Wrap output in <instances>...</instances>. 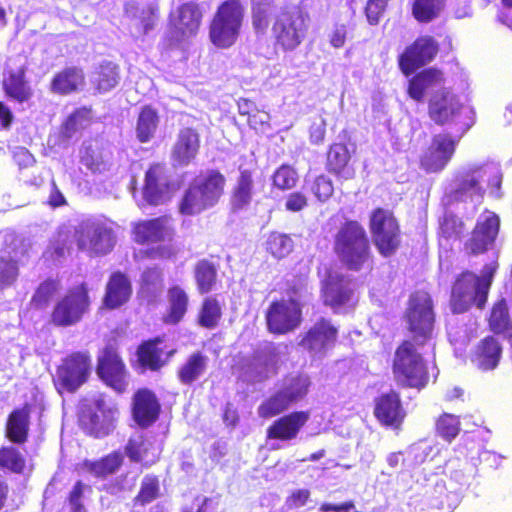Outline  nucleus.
<instances>
[{
	"label": "nucleus",
	"instance_id": "nucleus-23",
	"mask_svg": "<svg viewBox=\"0 0 512 512\" xmlns=\"http://www.w3.org/2000/svg\"><path fill=\"white\" fill-rule=\"evenodd\" d=\"M373 414L382 426L400 429L406 417L400 394L390 390L377 396L374 399Z\"/></svg>",
	"mask_w": 512,
	"mask_h": 512
},
{
	"label": "nucleus",
	"instance_id": "nucleus-61",
	"mask_svg": "<svg viewBox=\"0 0 512 512\" xmlns=\"http://www.w3.org/2000/svg\"><path fill=\"white\" fill-rule=\"evenodd\" d=\"M284 206L289 212H300L308 206V197L301 191L291 192L286 196Z\"/></svg>",
	"mask_w": 512,
	"mask_h": 512
},
{
	"label": "nucleus",
	"instance_id": "nucleus-54",
	"mask_svg": "<svg viewBox=\"0 0 512 512\" xmlns=\"http://www.w3.org/2000/svg\"><path fill=\"white\" fill-rule=\"evenodd\" d=\"M299 176L294 167L282 164L272 174V186L278 190L286 191L296 187Z\"/></svg>",
	"mask_w": 512,
	"mask_h": 512
},
{
	"label": "nucleus",
	"instance_id": "nucleus-55",
	"mask_svg": "<svg viewBox=\"0 0 512 512\" xmlns=\"http://www.w3.org/2000/svg\"><path fill=\"white\" fill-rule=\"evenodd\" d=\"M25 458L21 452L13 446H2L0 448V468L13 473H22L25 469Z\"/></svg>",
	"mask_w": 512,
	"mask_h": 512
},
{
	"label": "nucleus",
	"instance_id": "nucleus-35",
	"mask_svg": "<svg viewBox=\"0 0 512 512\" xmlns=\"http://www.w3.org/2000/svg\"><path fill=\"white\" fill-rule=\"evenodd\" d=\"M31 410V404L25 403L23 406L13 409L8 415L5 435L10 442L24 444L28 440Z\"/></svg>",
	"mask_w": 512,
	"mask_h": 512
},
{
	"label": "nucleus",
	"instance_id": "nucleus-8",
	"mask_svg": "<svg viewBox=\"0 0 512 512\" xmlns=\"http://www.w3.org/2000/svg\"><path fill=\"white\" fill-rule=\"evenodd\" d=\"M90 307L88 284L81 282L73 285L55 301L49 315V324L56 328L75 326L83 320Z\"/></svg>",
	"mask_w": 512,
	"mask_h": 512
},
{
	"label": "nucleus",
	"instance_id": "nucleus-13",
	"mask_svg": "<svg viewBox=\"0 0 512 512\" xmlns=\"http://www.w3.org/2000/svg\"><path fill=\"white\" fill-rule=\"evenodd\" d=\"M487 178L488 172L482 165H474L457 172L453 177L454 187L443 197V205L451 207L474 197L482 199L485 194L483 183Z\"/></svg>",
	"mask_w": 512,
	"mask_h": 512
},
{
	"label": "nucleus",
	"instance_id": "nucleus-25",
	"mask_svg": "<svg viewBox=\"0 0 512 512\" xmlns=\"http://www.w3.org/2000/svg\"><path fill=\"white\" fill-rule=\"evenodd\" d=\"M164 337L156 336L142 341L136 349L138 365L143 370L159 371L174 355L175 350H166Z\"/></svg>",
	"mask_w": 512,
	"mask_h": 512
},
{
	"label": "nucleus",
	"instance_id": "nucleus-49",
	"mask_svg": "<svg viewBox=\"0 0 512 512\" xmlns=\"http://www.w3.org/2000/svg\"><path fill=\"white\" fill-rule=\"evenodd\" d=\"M446 0H412L411 14L419 23L437 19L445 8Z\"/></svg>",
	"mask_w": 512,
	"mask_h": 512
},
{
	"label": "nucleus",
	"instance_id": "nucleus-2",
	"mask_svg": "<svg viewBox=\"0 0 512 512\" xmlns=\"http://www.w3.org/2000/svg\"><path fill=\"white\" fill-rule=\"evenodd\" d=\"M497 269V262H493L485 264L480 275L468 269L459 273L451 286L449 306L452 313L463 314L473 306L483 310Z\"/></svg>",
	"mask_w": 512,
	"mask_h": 512
},
{
	"label": "nucleus",
	"instance_id": "nucleus-42",
	"mask_svg": "<svg viewBox=\"0 0 512 512\" xmlns=\"http://www.w3.org/2000/svg\"><path fill=\"white\" fill-rule=\"evenodd\" d=\"M223 317V303L216 295H206L199 306L196 323L204 329L217 328Z\"/></svg>",
	"mask_w": 512,
	"mask_h": 512
},
{
	"label": "nucleus",
	"instance_id": "nucleus-50",
	"mask_svg": "<svg viewBox=\"0 0 512 512\" xmlns=\"http://www.w3.org/2000/svg\"><path fill=\"white\" fill-rule=\"evenodd\" d=\"M488 327L494 334H504L512 327L507 301L505 298L498 299L492 305L487 319Z\"/></svg>",
	"mask_w": 512,
	"mask_h": 512
},
{
	"label": "nucleus",
	"instance_id": "nucleus-10",
	"mask_svg": "<svg viewBox=\"0 0 512 512\" xmlns=\"http://www.w3.org/2000/svg\"><path fill=\"white\" fill-rule=\"evenodd\" d=\"M244 18L240 0L222 2L209 25V39L217 48L231 47L237 40Z\"/></svg>",
	"mask_w": 512,
	"mask_h": 512
},
{
	"label": "nucleus",
	"instance_id": "nucleus-6",
	"mask_svg": "<svg viewBox=\"0 0 512 512\" xmlns=\"http://www.w3.org/2000/svg\"><path fill=\"white\" fill-rule=\"evenodd\" d=\"M411 340H402L397 346L392 362V373L398 386L422 389L429 381V372L419 348Z\"/></svg>",
	"mask_w": 512,
	"mask_h": 512
},
{
	"label": "nucleus",
	"instance_id": "nucleus-31",
	"mask_svg": "<svg viewBox=\"0 0 512 512\" xmlns=\"http://www.w3.org/2000/svg\"><path fill=\"white\" fill-rule=\"evenodd\" d=\"M200 143V135L195 128H181L171 150L172 161L178 166L189 165L198 156Z\"/></svg>",
	"mask_w": 512,
	"mask_h": 512
},
{
	"label": "nucleus",
	"instance_id": "nucleus-36",
	"mask_svg": "<svg viewBox=\"0 0 512 512\" xmlns=\"http://www.w3.org/2000/svg\"><path fill=\"white\" fill-rule=\"evenodd\" d=\"M351 155L344 143H333L327 151L326 169L329 173L345 180L354 178L355 170L350 165Z\"/></svg>",
	"mask_w": 512,
	"mask_h": 512
},
{
	"label": "nucleus",
	"instance_id": "nucleus-5",
	"mask_svg": "<svg viewBox=\"0 0 512 512\" xmlns=\"http://www.w3.org/2000/svg\"><path fill=\"white\" fill-rule=\"evenodd\" d=\"M226 178L218 169H209L198 175L185 190L178 210L193 216L214 207L224 195Z\"/></svg>",
	"mask_w": 512,
	"mask_h": 512
},
{
	"label": "nucleus",
	"instance_id": "nucleus-27",
	"mask_svg": "<svg viewBox=\"0 0 512 512\" xmlns=\"http://www.w3.org/2000/svg\"><path fill=\"white\" fill-rule=\"evenodd\" d=\"M337 337V327L321 317L301 336L299 346L307 351H324L335 345Z\"/></svg>",
	"mask_w": 512,
	"mask_h": 512
},
{
	"label": "nucleus",
	"instance_id": "nucleus-45",
	"mask_svg": "<svg viewBox=\"0 0 512 512\" xmlns=\"http://www.w3.org/2000/svg\"><path fill=\"white\" fill-rule=\"evenodd\" d=\"M196 290L200 295H207L215 290L218 283L217 265L208 259H200L194 265Z\"/></svg>",
	"mask_w": 512,
	"mask_h": 512
},
{
	"label": "nucleus",
	"instance_id": "nucleus-44",
	"mask_svg": "<svg viewBox=\"0 0 512 512\" xmlns=\"http://www.w3.org/2000/svg\"><path fill=\"white\" fill-rule=\"evenodd\" d=\"M122 464V454L119 451H113L97 460H84L81 467L94 477L104 479L116 473Z\"/></svg>",
	"mask_w": 512,
	"mask_h": 512
},
{
	"label": "nucleus",
	"instance_id": "nucleus-26",
	"mask_svg": "<svg viewBox=\"0 0 512 512\" xmlns=\"http://www.w3.org/2000/svg\"><path fill=\"white\" fill-rule=\"evenodd\" d=\"M310 419L309 411H293L274 420L266 429L267 440L288 442L296 439Z\"/></svg>",
	"mask_w": 512,
	"mask_h": 512
},
{
	"label": "nucleus",
	"instance_id": "nucleus-41",
	"mask_svg": "<svg viewBox=\"0 0 512 512\" xmlns=\"http://www.w3.org/2000/svg\"><path fill=\"white\" fill-rule=\"evenodd\" d=\"M444 80L443 73L436 68L424 69L416 73L408 82L407 94L417 102L423 101L429 88Z\"/></svg>",
	"mask_w": 512,
	"mask_h": 512
},
{
	"label": "nucleus",
	"instance_id": "nucleus-9",
	"mask_svg": "<svg viewBox=\"0 0 512 512\" xmlns=\"http://www.w3.org/2000/svg\"><path fill=\"white\" fill-rule=\"evenodd\" d=\"M119 410L111 407L102 398L83 399L77 410L80 429L89 437L102 439L116 428Z\"/></svg>",
	"mask_w": 512,
	"mask_h": 512
},
{
	"label": "nucleus",
	"instance_id": "nucleus-11",
	"mask_svg": "<svg viewBox=\"0 0 512 512\" xmlns=\"http://www.w3.org/2000/svg\"><path fill=\"white\" fill-rule=\"evenodd\" d=\"M91 356L88 351H74L61 359L52 378L58 392L75 393L90 378Z\"/></svg>",
	"mask_w": 512,
	"mask_h": 512
},
{
	"label": "nucleus",
	"instance_id": "nucleus-56",
	"mask_svg": "<svg viewBox=\"0 0 512 512\" xmlns=\"http://www.w3.org/2000/svg\"><path fill=\"white\" fill-rule=\"evenodd\" d=\"M80 162L93 173L102 172L106 167V161L101 153V149H96L92 145L83 147Z\"/></svg>",
	"mask_w": 512,
	"mask_h": 512
},
{
	"label": "nucleus",
	"instance_id": "nucleus-40",
	"mask_svg": "<svg viewBox=\"0 0 512 512\" xmlns=\"http://www.w3.org/2000/svg\"><path fill=\"white\" fill-rule=\"evenodd\" d=\"M121 81V67L113 61L101 62L93 71L91 84L93 89L104 94L116 88Z\"/></svg>",
	"mask_w": 512,
	"mask_h": 512
},
{
	"label": "nucleus",
	"instance_id": "nucleus-53",
	"mask_svg": "<svg viewBox=\"0 0 512 512\" xmlns=\"http://www.w3.org/2000/svg\"><path fill=\"white\" fill-rule=\"evenodd\" d=\"M460 429L459 417L450 413H442L435 423L437 435L449 443L458 436Z\"/></svg>",
	"mask_w": 512,
	"mask_h": 512
},
{
	"label": "nucleus",
	"instance_id": "nucleus-62",
	"mask_svg": "<svg viewBox=\"0 0 512 512\" xmlns=\"http://www.w3.org/2000/svg\"><path fill=\"white\" fill-rule=\"evenodd\" d=\"M269 122V113L259 108L247 118L248 125L259 132H265L270 127Z\"/></svg>",
	"mask_w": 512,
	"mask_h": 512
},
{
	"label": "nucleus",
	"instance_id": "nucleus-18",
	"mask_svg": "<svg viewBox=\"0 0 512 512\" xmlns=\"http://www.w3.org/2000/svg\"><path fill=\"white\" fill-rule=\"evenodd\" d=\"M500 228V218L492 212L481 216L464 243L468 256H478L488 252L494 245Z\"/></svg>",
	"mask_w": 512,
	"mask_h": 512
},
{
	"label": "nucleus",
	"instance_id": "nucleus-57",
	"mask_svg": "<svg viewBox=\"0 0 512 512\" xmlns=\"http://www.w3.org/2000/svg\"><path fill=\"white\" fill-rule=\"evenodd\" d=\"M18 273L16 260L0 256V290L11 286L17 280Z\"/></svg>",
	"mask_w": 512,
	"mask_h": 512
},
{
	"label": "nucleus",
	"instance_id": "nucleus-60",
	"mask_svg": "<svg viewBox=\"0 0 512 512\" xmlns=\"http://www.w3.org/2000/svg\"><path fill=\"white\" fill-rule=\"evenodd\" d=\"M388 1L368 0L364 9L365 16L370 25H377L383 17Z\"/></svg>",
	"mask_w": 512,
	"mask_h": 512
},
{
	"label": "nucleus",
	"instance_id": "nucleus-47",
	"mask_svg": "<svg viewBox=\"0 0 512 512\" xmlns=\"http://www.w3.org/2000/svg\"><path fill=\"white\" fill-rule=\"evenodd\" d=\"M159 125V115L151 105L141 108L136 123V137L140 143H148L155 135Z\"/></svg>",
	"mask_w": 512,
	"mask_h": 512
},
{
	"label": "nucleus",
	"instance_id": "nucleus-3",
	"mask_svg": "<svg viewBox=\"0 0 512 512\" xmlns=\"http://www.w3.org/2000/svg\"><path fill=\"white\" fill-rule=\"evenodd\" d=\"M333 252L348 271H360L373 262V252L365 227L355 219H346L333 236Z\"/></svg>",
	"mask_w": 512,
	"mask_h": 512
},
{
	"label": "nucleus",
	"instance_id": "nucleus-12",
	"mask_svg": "<svg viewBox=\"0 0 512 512\" xmlns=\"http://www.w3.org/2000/svg\"><path fill=\"white\" fill-rule=\"evenodd\" d=\"M369 230L378 253L385 258L394 255L401 246V228L394 213L382 207L372 210Z\"/></svg>",
	"mask_w": 512,
	"mask_h": 512
},
{
	"label": "nucleus",
	"instance_id": "nucleus-24",
	"mask_svg": "<svg viewBox=\"0 0 512 512\" xmlns=\"http://www.w3.org/2000/svg\"><path fill=\"white\" fill-rule=\"evenodd\" d=\"M132 232L134 241L141 245L172 240L175 234L172 219L168 215L139 221L134 224Z\"/></svg>",
	"mask_w": 512,
	"mask_h": 512
},
{
	"label": "nucleus",
	"instance_id": "nucleus-51",
	"mask_svg": "<svg viewBox=\"0 0 512 512\" xmlns=\"http://www.w3.org/2000/svg\"><path fill=\"white\" fill-rule=\"evenodd\" d=\"M124 449L132 462L142 463L145 467L153 465L158 460V457L155 455L148 459L149 452L153 449V444L144 436H140L138 439L130 438Z\"/></svg>",
	"mask_w": 512,
	"mask_h": 512
},
{
	"label": "nucleus",
	"instance_id": "nucleus-52",
	"mask_svg": "<svg viewBox=\"0 0 512 512\" xmlns=\"http://www.w3.org/2000/svg\"><path fill=\"white\" fill-rule=\"evenodd\" d=\"M294 248V241L291 235L272 231L268 234L265 242V250L273 258L282 260L286 258Z\"/></svg>",
	"mask_w": 512,
	"mask_h": 512
},
{
	"label": "nucleus",
	"instance_id": "nucleus-20",
	"mask_svg": "<svg viewBox=\"0 0 512 512\" xmlns=\"http://www.w3.org/2000/svg\"><path fill=\"white\" fill-rule=\"evenodd\" d=\"M27 66L15 65L14 59H8L1 80L5 96L19 104L28 102L33 97V89L26 78Z\"/></svg>",
	"mask_w": 512,
	"mask_h": 512
},
{
	"label": "nucleus",
	"instance_id": "nucleus-64",
	"mask_svg": "<svg viewBox=\"0 0 512 512\" xmlns=\"http://www.w3.org/2000/svg\"><path fill=\"white\" fill-rule=\"evenodd\" d=\"M176 256V251L173 247L168 245H161L157 247H152L142 251V257L148 259H171Z\"/></svg>",
	"mask_w": 512,
	"mask_h": 512
},
{
	"label": "nucleus",
	"instance_id": "nucleus-21",
	"mask_svg": "<svg viewBox=\"0 0 512 512\" xmlns=\"http://www.w3.org/2000/svg\"><path fill=\"white\" fill-rule=\"evenodd\" d=\"M79 250L90 249L96 254H106L112 247V230L102 223L87 221L75 231Z\"/></svg>",
	"mask_w": 512,
	"mask_h": 512
},
{
	"label": "nucleus",
	"instance_id": "nucleus-28",
	"mask_svg": "<svg viewBox=\"0 0 512 512\" xmlns=\"http://www.w3.org/2000/svg\"><path fill=\"white\" fill-rule=\"evenodd\" d=\"M461 109L458 97L448 89L436 91L428 102V115L440 126L451 122Z\"/></svg>",
	"mask_w": 512,
	"mask_h": 512
},
{
	"label": "nucleus",
	"instance_id": "nucleus-63",
	"mask_svg": "<svg viewBox=\"0 0 512 512\" xmlns=\"http://www.w3.org/2000/svg\"><path fill=\"white\" fill-rule=\"evenodd\" d=\"M86 485L78 480L73 485L71 491L67 496V500L73 510H85V506L82 503V498L84 496Z\"/></svg>",
	"mask_w": 512,
	"mask_h": 512
},
{
	"label": "nucleus",
	"instance_id": "nucleus-1",
	"mask_svg": "<svg viewBox=\"0 0 512 512\" xmlns=\"http://www.w3.org/2000/svg\"><path fill=\"white\" fill-rule=\"evenodd\" d=\"M310 16L300 6H283L274 13L269 0H258L251 5V23L257 35H266L271 30V39L276 51H295L306 38Z\"/></svg>",
	"mask_w": 512,
	"mask_h": 512
},
{
	"label": "nucleus",
	"instance_id": "nucleus-34",
	"mask_svg": "<svg viewBox=\"0 0 512 512\" xmlns=\"http://www.w3.org/2000/svg\"><path fill=\"white\" fill-rule=\"evenodd\" d=\"M132 294V286L126 274L116 271L107 281L103 306L109 310L119 308L125 304Z\"/></svg>",
	"mask_w": 512,
	"mask_h": 512
},
{
	"label": "nucleus",
	"instance_id": "nucleus-43",
	"mask_svg": "<svg viewBox=\"0 0 512 512\" xmlns=\"http://www.w3.org/2000/svg\"><path fill=\"white\" fill-rule=\"evenodd\" d=\"M201 19L202 13L195 4L184 3L178 8L176 16L171 18V23L182 36H186L198 31Z\"/></svg>",
	"mask_w": 512,
	"mask_h": 512
},
{
	"label": "nucleus",
	"instance_id": "nucleus-39",
	"mask_svg": "<svg viewBox=\"0 0 512 512\" xmlns=\"http://www.w3.org/2000/svg\"><path fill=\"white\" fill-rule=\"evenodd\" d=\"M208 362L209 359L203 352H192L176 371L178 381L184 386L193 385L206 373Z\"/></svg>",
	"mask_w": 512,
	"mask_h": 512
},
{
	"label": "nucleus",
	"instance_id": "nucleus-15",
	"mask_svg": "<svg viewBox=\"0 0 512 512\" xmlns=\"http://www.w3.org/2000/svg\"><path fill=\"white\" fill-rule=\"evenodd\" d=\"M309 385V381L305 378L297 377L292 379L259 405V417L269 419L288 410L293 403L298 402L307 395Z\"/></svg>",
	"mask_w": 512,
	"mask_h": 512
},
{
	"label": "nucleus",
	"instance_id": "nucleus-19",
	"mask_svg": "<svg viewBox=\"0 0 512 512\" xmlns=\"http://www.w3.org/2000/svg\"><path fill=\"white\" fill-rule=\"evenodd\" d=\"M144 200L153 206L172 198V182L164 163H152L145 172L142 188Z\"/></svg>",
	"mask_w": 512,
	"mask_h": 512
},
{
	"label": "nucleus",
	"instance_id": "nucleus-16",
	"mask_svg": "<svg viewBox=\"0 0 512 512\" xmlns=\"http://www.w3.org/2000/svg\"><path fill=\"white\" fill-rule=\"evenodd\" d=\"M457 142L449 133L432 137L419 157V167L426 173H439L446 168L456 151Z\"/></svg>",
	"mask_w": 512,
	"mask_h": 512
},
{
	"label": "nucleus",
	"instance_id": "nucleus-48",
	"mask_svg": "<svg viewBox=\"0 0 512 512\" xmlns=\"http://www.w3.org/2000/svg\"><path fill=\"white\" fill-rule=\"evenodd\" d=\"M160 496L161 486L159 476L149 473L142 478L139 490L133 497L132 503L135 507H145L157 500Z\"/></svg>",
	"mask_w": 512,
	"mask_h": 512
},
{
	"label": "nucleus",
	"instance_id": "nucleus-4",
	"mask_svg": "<svg viewBox=\"0 0 512 512\" xmlns=\"http://www.w3.org/2000/svg\"><path fill=\"white\" fill-rule=\"evenodd\" d=\"M285 297L273 299L264 312L266 329L276 336L287 335L303 323V308L307 289L296 283H287Z\"/></svg>",
	"mask_w": 512,
	"mask_h": 512
},
{
	"label": "nucleus",
	"instance_id": "nucleus-59",
	"mask_svg": "<svg viewBox=\"0 0 512 512\" xmlns=\"http://www.w3.org/2000/svg\"><path fill=\"white\" fill-rule=\"evenodd\" d=\"M311 191L319 201L324 202L333 195L334 186L327 176L319 175L314 179Z\"/></svg>",
	"mask_w": 512,
	"mask_h": 512
},
{
	"label": "nucleus",
	"instance_id": "nucleus-58",
	"mask_svg": "<svg viewBox=\"0 0 512 512\" xmlns=\"http://www.w3.org/2000/svg\"><path fill=\"white\" fill-rule=\"evenodd\" d=\"M71 242L72 237L68 230H58L49 246L51 256H55L56 258L65 256L70 250Z\"/></svg>",
	"mask_w": 512,
	"mask_h": 512
},
{
	"label": "nucleus",
	"instance_id": "nucleus-30",
	"mask_svg": "<svg viewBox=\"0 0 512 512\" xmlns=\"http://www.w3.org/2000/svg\"><path fill=\"white\" fill-rule=\"evenodd\" d=\"M256 192L255 171L240 166L229 198L232 211L238 212L247 209Z\"/></svg>",
	"mask_w": 512,
	"mask_h": 512
},
{
	"label": "nucleus",
	"instance_id": "nucleus-37",
	"mask_svg": "<svg viewBox=\"0 0 512 512\" xmlns=\"http://www.w3.org/2000/svg\"><path fill=\"white\" fill-rule=\"evenodd\" d=\"M436 236L439 243H450L462 238L466 225L462 218L444 205V211L437 220Z\"/></svg>",
	"mask_w": 512,
	"mask_h": 512
},
{
	"label": "nucleus",
	"instance_id": "nucleus-7",
	"mask_svg": "<svg viewBox=\"0 0 512 512\" xmlns=\"http://www.w3.org/2000/svg\"><path fill=\"white\" fill-rule=\"evenodd\" d=\"M407 331L416 345H426L432 338L436 314L430 293L420 289L413 291L408 298L403 316Z\"/></svg>",
	"mask_w": 512,
	"mask_h": 512
},
{
	"label": "nucleus",
	"instance_id": "nucleus-33",
	"mask_svg": "<svg viewBox=\"0 0 512 512\" xmlns=\"http://www.w3.org/2000/svg\"><path fill=\"white\" fill-rule=\"evenodd\" d=\"M354 290L344 276H336L325 281L321 289L323 304L334 311L350 304Z\"/></svg>",
	"mask_w": 512,
	"mask_h": 512
},
{
	"label": "nucleus",
	"instance_id": "nucleus-29",
	"mask_svg": "<svg viewBox=\"0 0 512 512\" xmlns=\"http://www.w3.org/2000/svg\"><path fill=\"white\" fill-rule=\"evenodd\" d=\"M503 347L494 335L482 338L471 351V362L481 371L496 369L502 358Z\"/></svg>",
	"mask_w": 512,
	"mask_h": 512
},
{
	"label": "nucleus",
	"instance_id": "nucleus-22",
	"mask_svg": "<svg viewBox=\"0 0 512 512\" xmlns=\"http://www.w3.org/2000/svg\"><path fill=\"white\" fill-rule=\"evenodd\" d=\"M131 414L135 423L143 429L154 424L161 414V403L156 393L146 387L137 389L131 400Z\"/></svg>",
	"mask_w": 512,
	"mask_h": 512
},
{
	"label": "nucleus",
	"instance_id": "nucleus-38",
	"mask_svg": "<svg viewBox=\"0 0 512 512\" xmlns=\"http://www.w3.org/2000/svg\"><path fill=\"white\" fill-rule=\"evenodd\" d=\"M168 309L162 317V321L167 325H177L180 323L189 308V295L179 285H172L167 291Z\"/></svg>",
	"mask_w": 512,
	"mask_h": 512
},
{
	"label": "nucleus",
	"instance_id": "nucleus-17",
	"mask_svg": "<svg viewBox=\"0 0 512 512\" xmlns=\"http://www.w3.org/2000/svg\"><path fill=\"white\" fill-rule=\"evenodd\" d=\"M439 45L430 35L417 37L398 57V66L405 76L430 63L437 55Z\"/></svg>",
	"mask_w": 512,
	"mask_h": 512
},
{
	"label": "nucleus",
	"instance_id": "nucleus-46",
	"mask_svg": "<svg viewBox=\"0 0 512 512\" xmlns=\"http://www.w3.org/2000/svg\"><path fill=\"white\" fill-rule=\"evenodd\" d=\"M61 282L57 278H47L36 287L29 305L35 311H45L52 300L59 294Z\"/></svg>",
	"mask_w": 512,
	"mask_h": 512
},
{
	"label": "nucleus",
	"instance_id": "nucleus-14",
	"mask_svg": "<svg viewBox=\"0 0 512 512\" xmlns=\"http://www.w3.org/2000/svg\"><path fill=\"white\" fill-rule=\"evenodd\" d=\"M96 374L108 387L118 393H123L127 388V368L119 353L116 341H108L99 350L96 362Z\"/></svg>",
	"mask_w": 512,
	"mask_h": 512
},
{
	"label": "nucleus",
	"instance_id": "nucleus-32",
	"mask_svg": "<svg viewBox=\"0 0 512 512\" xmlns=\"http://www.w3.org/2000/svg\"><path fill=\"white\" fill-rule=\"evenodd\" d=\"M85 84V73L81 67L66 66L54 73L49 83V91L58 96L77 93Z\"/></svg>",
	"mask_w": 512,
	"mask_h": 512
}]
</instances>
